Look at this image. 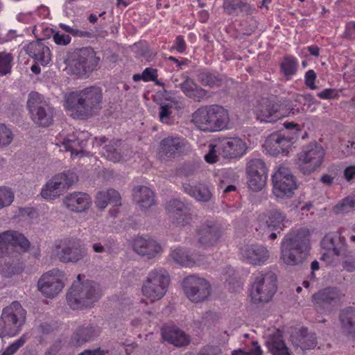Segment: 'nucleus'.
<instances>
[{"label":"nucleus","instance_id":"f257e3e1","mask_svg":"<svg viewBox=\"0 0 355 355\" xmlns=\"http://www.w3.org/2000/svg\"><path fill=\"white\" fill-rule=\"evenodd\" d=\"M10 247L19 248L21 251L26 252L30 247V242L18 231L8 230L0 233V274L5 277L19 274L23 270L19 254L9 252Z\"/></svg>","mask_w":355,"mask_h":355},{"label":"nucleus","instance_id":"f03ea898","mask_svg":"<svg viewBox=\"0 0 355 355\" xmlns=\"http://www.w3.org/2000/svg\"><path fill=\"white\" fill-rule=\"evenodd\" d=\"M102 100V89L98 86H89L69 93L65 96L64 106L73 118L87 119L99 108Z\"/></svg>","mask_w":355,"mask_h":355},{"label":"nucleus","instance_id":"7ed1b4c3","mask_svg":"<svg viewBox=\"0 0 355 355\" xmlns=\"http://www.w3.org/2000/svg\"><path fill=\"white\" fill-rule=\"evenodd\" d=\"M311 249L310 232L300 227L292 229L281 242V260L288 266H297L307 257Z\"/></svg>","mask_w":355,"mask_h":355},{"label":"nucleus","instance_id":"20e7f679","mask_svg":"<svg viewBox=\"0 0 355 355\" xmlns=\"http://www.w3.org/2000/svg\"><path fill=\"white\" fill-rule=\"evenodd\" d=\"M81 275L77 277L67 294V302L71 309H83L91 307L102 296L100 285L92 280L81 282Z\"/></svg>","mask_w":355,"mask_h":355},{"label":"nucleus","instance_id":"39448f33","mask_svg":"<svg viewBox=\"0 0 355 355\" xmlns=\"http://www.w3.org/2000/svg\"><path fill=\"white\" fill-rule=\"evenodd\" d=\"M26 311L15 301L3 309L0 317V337H13L19 333L26 321Z\"/></svg>","mask_w":355,"mask_h":355},{"label":"nucleus","instance_id":"423d86ee","mask_svg":"<svg viewBox=\"0 0 355 355\" xmlns=\"http://www.w3.org/2000/svg\"><path fill=\"white\" fill-rule=\"evenodd\" d=\"M325 150L319 144L312 142L303 147L297 154V164L304 174H311L319 168L323 163Z\"/></svg>","mask_w":355,"mask_h":355},{"label":"nucleus","instance_id":"0eeeda50","mask_svg":"<svg viewBox=\"0 0 355 355\" xmlns=\"http://www.w3.org/2000/svg\"><path fill=\"white\" fill-rule=\"evenodd\" d=\"M27 106L34 123L42 127H48L53 123V108L44 101L40 94L31 92Z\"/></svg>","mask_w":355,"mask_h":355},{"label":"nucleus","instance_id":"6e6552de","mask_svg":"<svg viewBox=\"0 0 355 355\" xmlns=\"http://www.w3.org/2000/svg\"><path fill=\"white\" fill-rule=\"evenodd\" d=\"M169 282V276L165 272L153 270L144 283L143 295L152 302L157 301L165 295Z\"/></svg>","mask_w":355,"mask_h":355},{"label":"nucleus","instance_id":"1a4fd4ad","mask_svg":"<svg viewBox=\"0 0 355 355\" xmlns=\"http://www.w3.org/2000/svg\"><path fill=\"white\" fill-rule=\"evenodd\" d=\"M277 277L273 272L261 274L255 279L250 290L254 303L269 302L277 291Z\"/></svg>","mask_w":355,"mask_h":355},{"label":"nucleus","instance_id":"9d476101","mask_svg":"<svg viewBox=\"0 0 355 355\" xmlns=\"http://www.w3.org/2000/svg\"><path fill=\"white\" fill-rule=\"evenodd\" d=\"M57 256L63 263H77L87 255V249L79 239L67 237L62 239L56 246Z\"/></svg>","mask_w":355,"mask_h":355},{"label":"nucleus","instance_id":"9b49d317","mask_svg":"<svg viewBox=\"0 0 355 355\" xmlns=\"http://www.w3.org/2000/svg\"><path fill=\"white\" fill-rule=\"evenodd\" d=\"M100 58L96 57V52L92 47H85L78 51L76 58L69 64L68 69L72 74L83 78L94 70Z\"/></svg>","mask_w":355,"mask_h":355},{"label":"nucleus","instance_id":"f8f14e48","mask_svg":"<svg viewBox=\"0 0 355 355\" xmlns=\"http://www.w3.org/2000/svg\"><path fill=\"white\" fill-rule=\"evenodd\" d=\"M320 245L325 250L320 259L328 265L333 264L346 250L345 239L342 236L340 231L326 234Z\"/></svg>","mask_w":355,"mask_h":355},{"label":"nucleus","instance_id":"ddd939ff","mask_svg":"<svg viewBox=\"0 0 355 355\" xmlns=\"http://www.w3.org/2000/svg\"><path fill=\"white\" fill-rule=\"evenodd\" d=\"M272 192L279 198L292 197L297 188L295 178L283 166H280L272 175Z\"/></svg>","mask_w":355,"mask_h":355},{"label":"nucleus","instance_id":"4468645a","mask_svg":"<svg viewBox=\"0 0 355 355\" xmlns=\"http://www.w3.org/2000/svg\"><path fill=\"white\" fill-rule=\"evenodd\" d=\"M344 296L338 288L329 286L314 293L312 302L318 311L330 313L340 304Z\"/></svg>","mask_w":355,"mask_h":355},{"label":"nucleus","instance_id":"2eb2a0df","mask_svg":"<svg viewBox=\"0 0 355 355\" xmlns=\"http://www.w3.org/2000/svg\"><path fill=\"white\" fill-rule=\"evenodd\" d=\"M76 178L73 173H62L55 175L42 188L41 196L47 200H53L72 185Z\"/></svg>","mask_w":355,"mask_h":355},{"label":"nucleus","instance_id":"dca6fc26","mask_svg":"<svg viewBox=\"0 0 355 355\" xmlns=\"http://www.w3.org/2000/svg\"><path fill=\"white\" fill-rule=\"evenodd\" d=\"M183 288L187 297L193 302L206 300L210 295L211 287L204 278L191 275L184 279Z\"/></svg>","mask_w":355,"mask_h":355},{"label":"nucleus","instance_id":"f3484780","mask_svg":"<svg viewBox=\"0 0 355 355\" xmlns=\"http://www.w3.org/2000/svg\"><path fill=\"white\" fill-rule=\"evenodd\" d=\"M64 275L58 269H53L43 274L39 279V291L46 297H55L64 288Z\"/></svg>","mask_w":355,"mask_h":355},{"label":"nucleus","instance_id":"a211bd4d","mask_svg":"<svg viewBox=\"0 0 355 355\" xmlns=\"http://www.w3.org/2000/svg\"><path fill=\"white\" fill-rule=\"evenodd\" d=\"M248 184L254 191L261 190L267 180V168L265 162L260 159H252L246 168Z\"/></svg>","mask_w":355,"mask_h":355},{"label":"nucleus","instance_id":"6ab92c4d","mask_svg":"<svg viewBox=\"0 0 355 355\" xmlns=\"http://www.w3.org/2000/svg\"><path fill=\"white\" fill-rule=\"evenodd\" d=\"M166 210L172 220V223L180 227H184L190 224L192 220V214L189 204L179 199L170 200L166 205Z\"/></svg>","mask_w":355,"mask_h":355},{"label":"nucleus","instance_id":"aec40b11","mask_svg":"<svg viewBox=\"0 0 355 355\" xmlns=\"http://www.w3.org/2000/svg\"><path fill=\"white\" fill-rule=\"evenodd\" d=\"M281 107V104L271 98H262L255 108L257 118L261 122L274 123L284 116Z\"/></svg>","mask_w":355,"mask_h":355},{"label":"nucleus","instance_id":"412c9836","mask_svg":"<svg viewBox=\"0 0 355 355\" xmlns=\"http://www.w3.org/2000/svg\"><path fill=\"white\" fill-rule=\"evenodd\" d=\"M287 222L285 214L279 210H272L268 214L259 216L256 230L262 233L267 230L282 231L286 227Z\"/></svg>","mask_w":355,"mask_h":355},{"label":"nucleus","instance_id":"4be33fe9","mask_svg":"<svg viewBox=\"0 0 355 355\" xmlns=\"http://www.w3.org/2000/svg\"><path fill=\"white\" fill-rule=\"evenodd\" d=\"M241 259L252 266H262L267 263L270 252L263 245H246L240 250Z\"/></svg>","mask_w":355,"mask_h":355},{"label":"nucleus","instance_id":"5701e85b","mask_svg":"<svg viewBox=\"0 0 355 355\" xmlns=\"http://www.w3.org/2000/svg\"><path fill=\"white\" fill-rule=\"evenodd\" d=\"M222 234L220 226L213 220H206L198 230V243L200 248L207 249L217 244Z\"/></svg>","mask_w":355,"mask_h":355},{"label":"nucleus","instance_id":"b1692460","mask_svg":"<svg viewBox=\"0 0 355 355\" xmlns=\"http://www.w3.org/2000/svg\"><path fill=\"white\" fill-rule=\"evenodd\" d=\"M293 138L286 137L282 132L271 134L265 142L266 150L272 156H277L288 152Z\"/></svg>","mask_w":355,"mask_h":355},{"label":"nucleus","instance_id":"393cba45","mask_svg":"<svg viewBox=\"0 0 355 355\" xmlns=\"http://www.w3.org/2000/svg\"><path fill=\"white\" fill-rule=\"evenodd\" d=\"M218 148L224 157L237 158L245 154L247 144L241 138L232 137L221 141Z\"/></svg>","mask_w":355,"mask_h":355},{"label":"nucleus","instance_id":"a878e982","mask_svg":"<svg viewBox=\"0 0 355 355\" xmlns=\"http://www.w3.org/2000/svg\"><path fill=\"white\" fill-rule=\"evenodd\" d=\"M186 140L180 137H167L159 143L158 155L160 159L173 157L184 148Z\"/></svg>","mask_w":355,"mask_h":355},{"label":"nucleus","instance_id":"bb28decb","mask_svg":"<svg viewBox=\"0 0 355 355\" xmlns=\"http://www.w3.org/2000/svg\"><path fill=\"white\" fill-rule=\"evenodd\" d=\"M134 251L148 259L155 257L162 251L161 245L150 237L137 236L132 242Z\"/></svg>","mask_w":355,"mask_h":355},{"label":"nucleus","instance_id":"cd10ccee","mask_svg":"<svg viewBox=\"0 0 355 355\" xmlns=\"http://www.w3.org/2000/svg\"><path fill=\"white\" fill-rule=\"evenodd\" d=\"M63 203L69 211L80 213L89 209L92 198L84 192H73L64 197Z\"/></svg>","mask_w":355,"mask_h":355},{"label":"nucleus","instance_id":"c85d7f7f","mask_svg":"<svg viewBox=\"0 0 355 355\" xmlns=\"http://www.w3.org/2000/svg\"><path fill=\"white\" fill-rule=\"evenodd\" d=\"M25 51L36 62L43 66L47 65L51 60V51L42 40L30 42L25 47Z\"/></svg>","mask_w":355,"mask_h":355},{"label":"nucleus","instance_id":"c756f323","mask_svg":"<svg viewBox=\"0 0 355 355\" xmlns=\"http://www.w3.org/2000/svg\"><path fill=\"white\" fill-rule=\"evenodd\" d=\"M87 132L76 130L73 135L64 138L62 146L66 150L70 151L71 157H75L83 153V149L87 142Z\"/></svg>","mask_w":355,"mask_h":355},{"label":"nucleus","instance_id":"7c9ffc66","mask_svg":"<svg viewBox=\"0 0 355 355\" xmlns=\"http://www.w3.org/2000/svg\"><path fill=\"white\" fill-rule=\"evenodd\" d=\"M173 261L185 267H193L194 266H203L205 263V256L196 254H189V252L182 248L175 249L171 254Z\"/></svg>","mask_w":355,"mask_h":355},{"label":"nucleus","instance_id":"2f4dec72","mask_svg":"<svg viewBox=\"0 0 355 355\" xmlns=\"http://www.w3.org/2000/svg\"><path fill=\"white\" fill-rule=\"evenodd\" d=\"M291 342L294 347L302 351L314 349L318 343L315 334L309 333L306 328H302L293 335Z\"/></svg>","mask_w":355,"mask_h":355},{"label":"nucleus","instance_id":"473e14b6","mask_svg":"<svg viewBox=\"0 0 355 355\" xmlns=\"http://www.w3.org/2000/svg\"><path fill=\"white\" fill-rule=\"evenodd\" d=\"M338 318L343 333L355 340V307L347 306L341 309Z\"/></svg>","mask_w":355,"mask_h":355},{"label":"nucleus","instance_id":"72a5a7b5","mask_svg":"<svg viewBox=\"0 0 355 355\" xmlns=\"http://www.w3.org/2000/svg\"><path fill=\"white\" fill-rule=\"evenodd\" d=\"M162 338L176 347H182L189 343V338L175 326L166 325L162 329Z\"/></svg>","mask_w":355,"mask_h":355},{"label":"nucleus","instance_id":"f704fd0d","mask_svg":"<svg viewBox=\"0 0 355 355\" xmlns=\"http://www.w3.org/2000/svg\"><path fill=\"white\" fill-rule=\"evenodd\" d=\"M180 89L187 97L196 102H200L209 96V92L198 86L190 77H187L180 84Z\"/></svg>","mask_w":355,"mask_h":355},{"label":"nucleus","instance_id":"c9c22d12","mask_svg":"<svg viewBox=\"0 0 355 355\" xmlns=\"http://www.w3.org/2000/svg\"><path fill=\"white\" fill-rule=\"evenodd\" d=\"M213 112L209 111V106H202L196 110L192 114V122L200 130L204 132H214L213 123L210 114Z\"/></svg>","mask_w":355,"mask_h":355},{"label":"nucleus","instance_id":"e433bc0d","mask_svg":"<svg viewBox=\"0 0 355 355\" xmlns=\"http://www.w3.org/2000/svg\"><path fill=\"white\" fill-rule=\"evenodd\" d=\"M209 110L213 112V114H210V117L213 123L214 132L227 128L230 121L228 111L218 105H209Z\"/></svg>","mask_w":355,"mask_h":355},{"label":"nucleus","instance_id":"4c0bfd02","mask_svg":"<svg viewBox=\"0 0 355 355\" xmlns=\"http://www.w3.org/2000/svg\"><path fill=\"white\" fill-rule=\"evenodd\" d=\"M134 200L142 209H146L155 204V193L147 187L139 186L133 189Z\"/></svg>","mask_w":355,"mask_h":355},{"label":"nucleus","instance_id":"58836bf2","mask_svg":"<svg viewBox=\"0 0 355 355\" xmlns=\"http://www.w3.org/2000/svg\"><path fill=\"white\" fill-rule=\"evenodd\" d=\"M121 200L119 193L111 189L105 191H98L96 196L95 203L98 209H103L105 208L108 204H111L114 207L120 206Z\"/></svg>","mask_w":355,"mask_h":355},{"label":"nucleus","instance_id":"ea45409f","mask_svg":"<svg viewBox=\"0 0 355 355\" xmlns=\"http://www.w3.org/2000/svg\"><path fill=\"white\" fill-rule=\"evenodd\" d=\"M197 78L201 85L211 88L220 87L223 81L220 75L210 72L207 69L199 70L198 71Z\"/></svg>","mask_w":355,"mask_h":355},{"label":"nucleus","instance_id":"a19ab883","mask_svg":"<svg viewBox=\"0 0 355 355\" xmlns=\"http://www.w3.org/2000/svg\"><path fill=\"white\" fill-rule=\"evenodd\" d=\"M98 335L97 330L91 325L83 326L77 329L72 336V342L77 345L90 340Z\"/></svg>","mask_w":355,"mask_h":355},{"label":"nucleus","instance_id":"79ce46f5","mask_svg":"<svg viewBox=\"0 0 355 355\" xmlns=\"http://www.w3.org/2000/svg\"><path fill=\"white\" fill-rule=\"evenodd\" d=\"M250 8L249 4L244 0H224L223 9L228 15L238 16L239 14Z\"/></svg>","mask_w":355,"mask_h":355},{"label":"nucleus","instance_id":"37998d69","mask_svg":"<svg viewBox=\"0 0 355 355\" xmlns=\"http://www.w3.org/2000/svg\"><path fill=\"white\" fill-rule=\"evenodd\" d=\"M184 189L187 193L193 197L198 201L207 202L211 198V193L208 188L200 185L193 187L190 184H184Z\"/></svg>","mask_w":355,"mask_h":355},{"label":"nucleus","instance_id":"c03bdc74","mask_svg":"<svg viewBox=\"0 0 355 355\" xmlns=\"http://www.w3.org/2000/svg\"><path fill=\"white\" fill-rule=\"evenodd\" d=\"M298 66V60L293 55H288L281 62L280 69L286 76H292L296 73Z\"/></svg>","mask_w":355,"mask_h":355},{"label":"nucleus","instance_id":"a18cd8bd","mask_svg":"<svg viewBox=\"0 0 355 355\" xmlns=\"http://www.w3.org/2000/svg\"><path fill=\"white\" fill-rule=\"evenodd\" d=\"M120 141H113L109 144L105 145L102 150L103 156L109 161L112 162H118L121 159V153L117 149L118 143Z\"/></svg>","mask_w":355,"mask_h":355},{"label":"nucleus","instance_id":"49530a36","mask_svg":"<svg viewBox=\"0 0 355 355\" xmlns=\"http://www.w3.org/2000/svg\"><path fill=\"white\" fill-rule=\"evenodd\" d=\"M355 208V195L349 196L334 207L336 214L347 213Z\"/></svg>","mask_w":355,"mask_h":355},{"label":"nucleus","instance_id":"de8ad7c7","mask_svg":"<svg viewBox=\"0 0 355 355\" xmlns=\"http://www.w3.org/2000/svg\"><path fill=\"white\" fill-rule=\"evenodd\" d=\"M158 77V70L153 67L146 68L141 73H135L132 76V80L135 82L142 80L144 82H150L156 80Z\"/></svg>","mask_w":355,"mask_h":355},{"label":"nucleus","instance_id":"09e8293b","mask_svg":"<svg viewBox=\"0 0 355 355\" xmlns=\"http://www.w3.org/2000/svg\"><path fill=\"white\" fill-rule=\"evenodd\" d=\"M268 347L273 355H291L288 348L281 339H273L269 344Z\"/></svg>","mask_w":355,"mask_h":355},{"label":"nucleus","instance_id":"8fccbe9b","mask_svg":"<svg viewBox=\"0 0 355 355\" xmlns=\"http://www.w3.org/2000/svg\"><path fill=\"white\" fill-rule=\"evenodd\" d=\"M13 56L10 53L0 52V75H6L11 71Z\"/></svg>","mask_w":355,"mask_h":355},{"label":"nucleus","instance_id":"3c124183","mask_svg":"<svg viewBox=\"0 0 355 355\" xmlns=\"http://www.w3.org/2000/svg\"><path fill=\"white\" fill-rule=\"evenodd\" d=\"M14 200V193L10 189L2 187H0V209L9 206Z\"/></svg>","mask_w":355,"mask_h":355},{"label":"nucleus","instance_id":"603ef678","mask_svg":"<svg viewBox=\"0 0 355 355\" xmlns=\"http://www.w3.org/2000/svg\"><path fill=\"white\" fill-rule=\"evenodd\" d=\"M13 139L12 131L3 123H0V147L10 144Z\"/></svg>","mask_w":355,"mask_h":355},{"label":"nucleus","instance_id":"864d4df0","mask_svg":"<svg viewBox=\"0 0 355 355\" xmlns=\"http://www.w3.org/2000/svg\"><path fill=\"white\" fill-rule=\"evenodd\" d=\"M26 343L25 336L23 335L18 340L10 345L2 353V355H13L19 347Z\"/></svg>","mask_w":355,"mask_h":355},{"label":"nucleus","instance_id":"5fc2aeb1","mask_svg":"<svg viewBox=\"0 0 355 355\" xmlns=\"http://www.w3.org/2000/svg\"><path fill=\"white\" fill-rule=\"evenodd\" d=\"M317 96L320 99L331 100L337 99L339 98V94L336 89H324L322 91L318 92Z\"/></svg>","mask_w":355,"mask_h":355},{"label":"nucleus","instance_id":"6e6d98bb","mask_svg":"<svg viewBox=\"0 0 355 355\" xmlns=\"http://www.w3.org/2000/svg\"><path fill=\"white\" fill-rule=\"evenodd\" d=\"M316 73L313 69L308 70L304 76L305 85L311 89L317 88L315 82L316 80Z\"/></svg>","mask_w":355,"mask_h":355},{"label":"nucleus","instance_id":"4d7b16f0","mask_svg":"<svg viewBox=\"0 0 355 355\" xmlns=\"http://www.w3.org/2000/svg\"><path fill=\"white\" fill-rule=\"evenodd\" d=\"M343 37L348 40L355 38V21H351L346 24Z\"/></svg>","mask_w":355,"mask_h":355},{"label":"nucleus","instance_id":"13d9d810","mask_svg":"<svg viewBox=\"0 0 355 355\" xmlns=\"http://www.w3.org/2000/svg\"><path fill=\"white\" fill-rule=\"evenodd\" d=\"M171 105L169 104H163L160 106L159 111V119L162 123H168L169 120V117L171 114V112L170 111L171 108Z\"/></svg>","mask_w":355,"mask_h":355},{"label":"nucleus","instance_id":"bf43d9fd","mask_svg":"<svg viewBox=\"0 0 355 355\" xmlns=\"http://www.w3.org/2000/svg\"><path fill=\"white\" fill-rule=\"evenodd\" d=\"M53 41L58 45H67L71 42V37L69 35L60 33L59 32L55 33L53 35Z\"/></svg>","mask_w":355,"mask_h":355},{"label":"nucleus","instance_id":"052dcab7","mask_svg":"<svg viewBox=\"0 0 355 355\" xmlns=\"http://www.w3.org/2000/svg\"><path fill=\"white\" fill-rule=\"evenodd\" d=\"M209 147V153L205 155V160L209 164L216 163L218 160L215 149L216 146L210 144Z\"/></svg>","mask_w":355,"mask_h":355},{"label":"nucleus","instance_id":"680f3d73","mask_svg":"<svg viewBox=\"0 0 355 355\" xmlns=\"http://www.w3.org/2000/svg\"><path fill=\"white\" fill-rule=\"evenodd\" d=\"M198 355H221V350L216 346H205Z\"/></svg>","mask_w":355,"mask_h":355},{"label":"nucleus","instance_id":"e2e57ef3","mask_svg":"<svg viewBox=\"0 0 355 355\" xmlns=\"http://www.w3.org/2000/svg\"><path fill=\"white\" fill-rule=\"evenodd\" d=\"M254 348L250 352H243L242 350L234 351L232 355H261L262 351L261 347L257 345V342L252 343Z\"/></svg>","mask_w":355,"mask_h":355},{"label":"nucleus","instance_id":"0e129e2a","mask_svg":"<svg viewBox=\"0 0 355 355\" xmlns=\"http://www.w3.org/2000/svg\"><path fill=\"white\" fill-rule=\"evenodd\" d=\"M175 49L178 53H183L186 50L187 44L184 38L182 35H178L175 40V44L172 47Z\"/></svg>","mask_w":355,"mask_h":355},{"label":"nucleus","instance_id":"69168bd1","mask_svg":"<svg viewBox=\"0 0 355 355\" xmlns=\"http://www.w3.org/2000/svg\"><path fill=\"white\" fill-rule=\"evenodd\" d=\"M97 240L102 241V240L101 239H97V237L94 234H93L90 237V241L93 242L92 248L95 252L102 253L105 251L106 245H103L101 242H100V243L96 242Z\"/></svg>","mask_w":355,"mask_h":355},{"label":"nucleus","instance_id":"338daca9","mask_svg":"<svg viewBox=\"0 0 355 355\" xmlns=\"http://www.w3.org/2000/svg\"><path fill=\"white\" fill-rule=\"evenodd\" d=\"M343 175L347 182H350L355 177V165L346 167L344 170Z\"/></svg>","mask_w":355,"mask_h":355},{"label":"nucleus","instance_id":"774afa93","mask_svg":"<svg viewBox=\"0 0 355 355\" xmlns=\"http://www.w3.org/2000/svg\"><path fill=\"white\" fill-rule=\"evenodd\" d=\"M343 268L347 272L355 270V259H348L343 263Z\"/></svg>","mask_w":355,"mask_h":355}]
</instances>
